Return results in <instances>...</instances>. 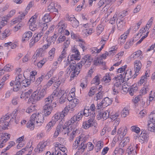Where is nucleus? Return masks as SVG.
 <instances>
[{
  "label": "nucleus",
  "mask_w": 155,
  "mask_h": 155,
  "mask_svg": "<svg viewBox=\"0 0 155 155\" xmlns=\"http://www.w3.org/2000/svg\"><path fill=\"white\" fill-rule=\"evenodd\" d=\"M32 35V32L30 31L25 32L22 35V41L24 42L28 41Z\"/></svg>",
  "instance_id": "12"
},
{
  "label": "nucleus",
  "mask_w": 155,
  "mask_h": 155,
  "mask_svg": "<svg viewBox=\"0 0 155 155\" xmlns=\"http://www.w3.org/2000/svg\"><path fill=\"white\" fill-rule=\"evenodd\" d=\"M129 139L128 138H126V142L125 141H121L120 143V145L119 146V147H121L122 148L125 146H126L127 144V142H129Z\"/></svg>",
  "instance_id": "52"
},
{
  "label": "nucleus",
  "mask_w": 155,
  "mask_h": 155,
  "mask_svg": "<svg viewBox=\"0 0 155 155\" xmlns=\"http://www.w3.org/2000/svg\"><path fill=\"white\" fill-rule=\"evenodd\" d=\"M8 122L7 121H4L3 123L0 124V126L2 127V128L4 130H5L7 128L8 125Z\"/></svg>",
  "instance_id": "60"
},
{
  "label": "nucleus",
  "mask_w": 155,
  "mask_h": 155,
  "mask_svg": "<svg viewBox=\"0 0 155 155\" xmlns=\"http://www.w3.org/2000/svg\"><path fill=\"white\" fill-rule=\"evenodd\" d=\"M55 51V49L54 48H53L48 52L49 56L48 58L51 60L54 57V54Z\"/></svg>",
  "instance_id": "27"
},
{
  "label": "nucleus",
  "mask_w": 155,
  "mask_h": 155,
  "mask_svg": "<svg viewBox=\"0 0 155 155\" xmlns=\"http://www.w3.org/2000/svg\"><path fill=\"white\" fill-rule=\"evenodd\" d=\"M54 97L51 94V95L48 96L45 99V104H51L52 101L54 99Z\"/></svg>",
  "instance_id": "28"
},
{
  "label": "nucleus",
  "mask_w": 155,
  "mask_h": 155,
  "mask_svg": "<svg viewBox=\"0 0 155 155\" xmlns=\"http://www.w3.org/2000/svg\"><path fill=\"white\" fill-rule=\"evenodd\" d=\"M31 73V74L30 76V81H33V80L35 79V75L37 74V72L35 71V72L32 71Z\"/></svg>",
  "instance_id": "63"
},
{
  "label": "nucleus",
  "mask_w": 155,
  "mask_h": 155,
  "mask_svg": "<svg viewBox=\"0 0 155 155\" xmlns=\"http://www.w3.org/2000/svg\"><path fill=\"white\" fill-rule=\"evenodd\" d=\"M124 74L123 75L122 74H120L117 75V77H114L116 82L114 84V86L119 87L121 85V82H122L124 78Z\"/></svg>",
  "instance_id": "7"
},
{
  "label": "nucleus",
  "mask_w": 155,
  "mask_h": 155,
  "mask_svg": "<svg viewBox=\"0 0 155 155\" xmlns=\"http://www.w3.org/2000/svg\"><path fill=\"white\" fill-rule=\"evenodd\" d=\"M129 114V112L126 108H124L121 111V115L124 117H125Z\"/></svg>",
  "instance_id": "50"
},
{
  "label": "nucleus",
  "mask_w": 155,
  "mask_h": 155,
  "mask_svg": "<svg viewBox=\"0 0 155 155\" xmlns=\"http://www.w3.org/2000/svg\"><path fill=\"white\" fill-rule=\"evenodd\" d=\"M30 79H26L22 80L21 82V84H22V86L26 87H28L31 84V81Z\"/></svg>",
  "instance_id": "33"
},
{
  "label": "nucleus",
  "mask_w": 155,
  "mask_h": 155,
  "mask_svg": "<svg viewBox=\"0 0 155 155\" xmlns=\"http://www.w3.org/2000/svg\"><path fill=\"white\" fill-rule=\"evenodd\" d=\"M125 23V22L123 20L117 21V25L118 29L121 30L124 28Z\"/></svg>",
  "instance_id": "25"
},
{
  "label": "nucleus",
  "mask_w": 155,
  "mask_h": 155,
  "mask_svg": "<svg viewBox=\"0 0 155 155\" xmlns=\"http://www.w3.org/2000/svg\"><path fill=\"white\" fill-rule=\"evenodd\" d=\"M125 150L121 147L117 148L114 151V153L115 155L117 153H118L122 155L124 152Z\"/></svg>",
  "instance_id": "38"
},
{
  "label": "nucleus",
  "mask_w": 155,
  "mask_h": 155,
  "mask_svg": "<svg viewBox=\"0 0 155 155\" xmlns=\"http://www.w3.org/2000/svg\"><path fill=\"white\" fill-rule=\"evenodd\" d=\"M71 38L73 39H75L76 40H78L80 38V37L79 35L77 34H74L73 31L71 32Z\"/></svg>",
  "instance_id": "55"
},
{
  "label": "nucleus",
  "mask_w": 155,
  "mask_h": 155,
  "mask_svg": "<svg viewBox=\"0 0 155 155\" xmlns=\"http://www.w3.org/2000/svg\"><path fill=\"white\" fill-rule=\"evenodd\" d=\"M5 136L7 137V138H5L3 140L2 143L4 144V143L7 142L9 139H10V134L5 133Z\"/></svg>",
  "instance_id": "64"
},
{
  "label": "nucleus",
  "mask_w": 155,
  "mask_h": 155,
  "mask_svg": "<svg viewBox=\"0 0 155 155\" xmlns=\"http://www.w3.org/2000/svg\"><path fill=\"white\" fill-rule=\"evenodd\" d=\"M103 146V143L101 141H98L96 143L95 150L96 152H98L101 150Z\"/></svg>",
  "instance_id": "23"
},
{
  "label": "nucleus",
  "mask_w": 155,
  "mask_h": 155,
  "mask_svg": "<svg viewBox=\"0 0 155 155\" xmlns=\"http://www.w3.org/2000/svg\"><path fill=\"white\" fill-rule=\"evenodd\" d=\"M44 115L45 116H48L49 115L51 112L53 110V107L51 104H45L43 107Z\"/></svg>",
  "instance_id": "6"
},
{
  "label": "nucleus",
  "mask_w": 155,
  "mask_h": 155,
  "mask_svg": "<svg viewBox=\"0 0 155 155\" xmlns=\"http://www.w3.org/2000/svg\"><path fill=\"white\" fill-rule=\"evenodd\" d=\"M47 145V141L40 142L37 146V147L35 149V150L36 152L38 151L39 153H41L44 150L45 147Z\"/></svg>",
  "instance_id": "10"
},
{
  "label": "nucleus",
  "mask_w": 155,
  "mask_h": 155,
  "mask_svg": "<svg viewBox=\"0 0 155 155\" xmlns=\"http://www.w3.org/2000/svg\"><path fill=\"white\" fill-rule=\"evenodd\" d=\"M11 34L10 30L8 29L5 30L1 34L0 36L1 39L3 40L6 37L9 36Z\"/></svg>",
  "instance_id": "20"
},
{
  "label": "nucleus",
  "mask_w": 155,
  "mask_h": 155,
  "mask_svg": "<svg viewBox=\"0 0 155 155\" xmlns=\"http://www.w3.org/2000/svg\"><path fill=\"white\" fill-rule=\"evenodd\" d=\"M83 114L82 112L81 111L79 112L77 115H74L73 116L74 117H75V119L76 121H79L81 119L83 116Z\"/></svg>",
  "instance_id": "39"
},
{
  "label": "nucleus",
  "mask_w": 155,
  "mask_h": 155,
  "mask_svg": "<svg viewBox=\"0 0 155 155\" xmlns=\"http://www.w3.org/2000/svg\"><path fill=\"white\" fill-rule=\"evenodd\" d=\"M137 85V84H134L132 85L131 87L130 88L129 91V93L130 95H133V94L132 92V91H133V92L134 93L136 92V91H137L138 88Z\"/></svg>",
  "instance_id": "24"
},
{
  "label": "nucleus",
  "mask_w": 155,
  "mask_h": 155,
  "mask_svg": "<svg viewBox=\"0 0 155 155\" xmlns=\"http://www.w3.org/2000/svg\"><path fill=\"white\" fill-rule=\"evenodd\" d=\"M96 90H97V87L93 86L91 87L88 93V95L90 97H92L94 95Z\"/></svg>",
  "instance_id": "26"
},
{
  "label": "nucleus",
  "mask_w": 155,
  "mask_h": 155,
  "mask_svg": "<svg viewBox=\"0 0 155 155\" xmlns=\"http://www.w3.org/2000/svg\"><path fill=\"white\" fill-rule=\"evenodd\" d=\"M9 118V116L7 115L2 117L0 118V124H2L4 122V121H6V120L8 119Z\"/></svg>",
  "instance_id": "57"
},
{
  "label": "nucleus",
  "mask_w": 155,
  "mask_h": 155,
  "mask_svg": "<svg viewBox=\"0 0 155 155\" xmlns=\"http://www.w3.org/2000/svg\"><path fill=\"white\" fill-rule=\"evenodd\" d=\"M45 87L41 90H38L34 91L33 93L31 95V98L34 101H39L44 97L46 94V90Z\"/></svg>",
  "instance_id": "2"
},
{
  "label": "nucleus",
  "mask_w": 155,
  "mask_h": 155,
  "mask_svg": "<svg viewBox=\"0 0 155 155\" xmlns=\"http://www.w3.org/2000/svg\"><path fill=\"white\" fill-rule=\"evenodd\" d=\"M111 80L110 75L109 74H107L106 76L102 78V80L106 82H109Z\"/></svg>",
  "instance_id": "53"
},
{
  "label": "nucleus",
  "mask_w": 155,
  "mask_h": 155,
  "mask_svg": "<svg viewBox=\"0 0 155 155\" xmlns=\"http://www.w3.org/2000/svg\"><path fill=\"white\" fill-rule=\"evenodd\" d=\"M66 80V78L65 76L63 77H61V76H59L58 80L57 81V82L55 83L56 84V85L57 87H58L60 85H63L64 83V81Z\"/></svg>",
  "instance_id": "19"
},
{
  "label": "nucleus",
  "mask_w": 155,
  "mask_h": 155,
  "mask_svg": "<svg viewBox=\"0 0 155 155\" xmlns=\"http://www.w3.org/2000/svg\"><path fill=\"white\" fill-rule=\"evenodd\" d=\"M50 45L49 44L45 45L41 48L38 50V51L41 52V53H42L45 50L47 49L50 46Z\"/></svg>",
  "instance_id": "59"
},
{
  "label": "nucleus",
  "mask_w": 155,
  "mask_h": 155,
  "mask_svg": "<svg viewBox=\"0 0 155 155\" xmlns=\"http://www.w3.org/2000/svg\"><path fill=\"white\" fill-rule=\"evenodd\" d=\"M65 54L66 52L64 49L62 52L61 54L59 56V58H58V61H61L62 60H63L64 58L65 57Z\"/></svg>",
  "instance_id": "48"
},
{
  "label": "nucleus",
  "mask_w": 155,
  "mask_h": 155,
  "mask_svg": "<svg viewBox=\"0 0 155 155\" xmlns=\"http://www.w3.org/2000/svg\"><path fill=\"white\" fill-rule=\"evenodd\" d=\"M43 21L45 23H48L51 21V18L49 14L47 13L45 14L42 18Z\"/></svg>",
  "instance_id": "35"
},
{
  "label": "nucleus",
  "mask_w": 155,
  "mask_h": 155,
  "mask_svg": "<svg viewBox=\"0 0 155 155\" xmlns=\"http://www.w3.org/2000/svg\"><path fill=\"white\" fill-rule=\"evenodd\" d=\"M149 89V84L147 83L146 84L144 85V87L140 90V94L142 95L145 94L147 93Z\"/></svg>",
  "instance_id": "22"
},
{
  "label": "nucleus",
  "mask_w": 155,
  "mask_h": 155,
  "mask_svg": "<svg viewBox=\"0 0 155 155\" xmlns=\"http://www.w3.org/2000/svg\"><path fill=\"white\" fill-rule=\"evenodd\" d=\"M72 52L75 54L71 56V58H74L76 60H80L81 58L80 53L78 49L75 47H74L72 48Z\"/></svg>",
  "instance_id": "8"
},
{
  "label": "nucleus",
  "mask_w": 155,
  "mask_h": 155,
  "mask_svg": "<svg viewBox=\"0 0 155 155\" xmlns=\"http://www.w3.org/2000/svg\"><path fill=\"white\" fill-rule=\"evenodd\" d=\"M31 120L35 121L36 124L39 123V125L41 124V123H43L44 120V115L42 114H33L31 116Z\"/></svg>",
  "instance_id": "4"
},
{
  "label": "nucleus",
  "mask_w": 155,
  "mask_h": 155,
  "mask_svg": "<svg viewBox=\"0 0 155 155\" xmlns=\"http://www.w3.org/2000/svg\"><path fill=\"white\" fill-rule=\"evenodd\" d=\"M67 100L66 95H65V97L64 94H63L60 98L59 103L61 104H62L67 101Z\"/></svg>",
  "instance_id": "44"
},
{
  "label": "nucleus",
  "mask_w": 155,
  "mask_h": 155,
  "mask_svg": "<svg viewBox=\"0 0 155 155\" xmlns=\"http://www.w3.org/2000/svg\"><path fill=\"white\" fill-rule=\"evenodd\" d=\"M134 76L133 75L132 73V71L131 70H127L125 72L124 77L126 79H129L131 78L132 76Z\"/></svg>",
  "instance_id": "31"
},
{
  "label": "nucleus",
  "mask_w": 155,
  "mask_h": 155,
  "mask_svg": "<svg viewBox=\"0 0 155 155\" xmlns=\"http://www.w3.org/2000/svg\"><path fill=\"white\" fill-rule=\"evenodd\" d=\"M54 117H55L56 120L57 121L58 120H61L64 116L63 114H55L54 116Z\"/></svg>",
  "instance_id": "42"
},
{
  "label": "nucleus",
  "mask_w": 155,
  "mask_h": 155,
  "mask_svg": "<svg viewBox=\"0 0 155 155\" xmlns=\"http://www.w3.org/2000/svg\"><path fill=\"white\" fill-rule=\"evenodd\" d=\"M100 75H97L94 77L91 81L92 85H98L100 83Z\"/></svg>",
  "instance_id": "18"
},
{
  "label": "nucleus",
  "mask_w": 155,
  "mask_h": 155,
  "mask_svg": "<svg viewBox=\"0 0 155 155\" xmlns=\"http://www.w3.org/2000/svg\"><path fill=\"white\" fill-rule=\"evenodd\" d=\"M42 54L41 52L39 51L38 50H37L36 51V53H35L33 56L32 57V58L35 59L36 58V57L39 56H42Z\"/></svg>",
  "instance_id": "62"
},
{
  "label": "nucleus",
  "mask_w": 155,
  "mask_h": 155,
  "mask_svg": "<svg viewBox=\"0 0 155 155\" xmlns=\"http://www.w3.org/2000/svg\"><path fill=\"white\" fill-rule=\"evenodd\" d=\"M54 125V124H53L52 122L50 121L46 126L45 129L47 131H49L51 129L52 127Z\"/></svg>",
  "instance_id": "54"
},
{
  "label": "nucleus",
  "mask_w": 155,
  "mask_h": 155,
  "mask_svg": "<svg viewBox=\"0 0 155 155\" xmlns=\"http://www.w3.org/2000/svg\"><path fill=\"white\" fill-rule=\"evenodd\" d=\"M54 72V70H50L48 73L47 74L45 75V78L46 79H48L50 77H51L52 75L53 74V72Z\"/></svg>",
  "instance_id": "56"
},
{
  "label": "nucleus",
  "mask_w": 155,
  "mask_h": 155,
  "mask_svg": "<svg viewBox=\"0 0 155 155\" xmlns=\"http://www.w3.org/2000/svg\"><path fill=\"white\" fill-rule=\"evenodd\" d=\"M149 118L151 123L148 124V130L151 132H155V113L152 112L149 115Z\"/></svg>",
  "instance_id": "3"
},
{
  "label": "nucleus",
  "mask_w": 155,
  "mask_h": 155,
  "mask_svg": "<svg viewBox=\"0 0 155 155\" xmlns=\"http://www.w3.org/2000/svg\"><path fill=\"white\" fill-rule=\"evenodd\" d=\"M37 17V16L35 14L30 19L28 22V23L29 25L30 28V29L32 28V30H33V28H35L36 27V25H35V20Z\"/></svg>",
  "instance_id": "11"
},
{
  "label": "nucleus",
  "mask_w": 155,
  "mask_h": 155,
  "mask_svg": "<svg viewBox=\"0 0 155 155\" xmlns=\"http://www.w3.org/2000/svg\"><path fill=\"white\" fill-rule=\"evenodd\" d=\"M81 112L83 113V115H84L86 117L90 116L92 115V112H89V110L84 109V111H81Z\"/></svg>",
  "instance_id": "49"
},
{
  "label": "nucleus",
  "mask_w": 155,
  "mask_h": 155,
  "mask_svg": "<svg viewBox=\"0 0 155 155\" xmlns=\"http://www.w3.org/2000/svg\"><path fill=\"white\" fill-rule=\"evenodd\" d=\"M134 65L135 73L134 75V78H135L139 74V72L141 68L142 64L140 61L137 60L135 61Z\"/></svg>",
  "instance_id": "5"
},
{
  "label": "nucleus",
  "mask_w": 155,
  "mask_h": 155,
  "mask_svg": "<svg viewBox=\"0 0 155 155\" xmlns=\"http://www.w3.org/2000/svg\"><path fill=\"white\" fill-rule=\"evenodd\" d=\"M147 78L145 76H142L138 84L139 85H141L143 83H144L145 84H146L145 82L147 81Z\"/></svg>",
  "instance_id": "43"
},
{
  "label": "nucleus",
  "mask_w": 155,
  "mask_h": 155,
  "mask_svg": "<svg viewBox=\"0 0 155 155\" xmlns=\"http://www.w3.org/2000/svg\"><path fill=\"white\" fill-rule=\"evenodd\" d=\"M98 120L102 119L103 120H106L109 117V113L107 110L101 111L97 115Z\"/></svg>",
  "instance_id": "9"
},
{
  "label": "nucleus",
  "mask_w": 155,
  "mask_h": 155,
  "mask_svg": "<svg viewBox=\"0 0 155 155\" xmlns=\"http://www.w3.org/2000/svg\"><path fill=\"white\" fill-rule=\"evenodd\" d=\"M130 89L129 86L127 84V83H124L122 87V90L126 92L128 91L129 92Z\"/></svg>",
  "instance_id": "46"
},
{
  "label": "nucleus",
  "mask_w": 155,
  "mask_h": 155,
  "mask_svg": "<svg viewBox=\"0 0 155 155\" xmlns=\"http://www.w3.org/2000/svg\"><path fill=\"white\" fill-rule=\"evenodd\" d=\"M142 53V51L140 50L134 52L131 55V57L135 59L136 57L139 56Z\"/></svg>",
  "instance_id": "41"
},
{
  "label": "nucleus",
  "mask_w": 155,
  "mask_h": 155,
  "mask_svg": "<svg viewBox=\"0 0 155 155\" xmlns=\"http://www.w3.org/2000/svg\"><path fill=\"white\" fill-rule=\"evenodd\" d=\"M91 115H92L89 117L90 118L87 121V122H88V124L91 127L92 126L95 127L96 123L95 122V121L94 120V117L95 115L94 112H92Z\"/></svg>",
  "instance_id": "14"
},
{
  "label": "nucleus",
  "mask_w": 155,
  "mask_h": 155,
  "mask_svg": "<svg viewBox=\"0 0 155 155\" xmlns=\"http://www.w3.org/2000/svg\"><path fill=\"white\" fill-rule=\"evenodd\" d=\"M131 128L132 130L133 131L135 132L137 134H138L140 132V129L138 127L134 126L131 127Z\"/></svg>",
  "instance_id": "58"
},
{
  "label": "nucleus",
  "mask_w": 155,
  "mask_h": 155,
  "mask_svg": "<svg viewBox=\"0 0 155 155\" xmlns=\"http://www.w3.org/2000/svg\"><path fill=\"white\" fill-rule=\"evenodd\" d=\"M10 85L11 86H12L13 85H18V86L19 85H21V83L19 82V81L16 80V79L15 81H11L10 83Z\"/></svg>",
  "instance_id": "51"
},
{
  "label": "nucleus",
  "mask_w": 155,
  "mask_h": 155,
  "mask_svg": "<svg viewBox=\"0 0 155 155\" xmlns=\"http://www.w3.org/2000/svg\"><path fill=\"white\" fill-rule=\"evenodd\" d=\"M75 118L73 116L70 120H68L67 122V125L70 126L73 125L76 121Z\"/></svg>",
  "instance_id": "47"
},
{
  "label": "nucleus",
  "mask_w": 155,
  "mask_h": 155,
  "mask_svg": "<svg viewBox=\"0 0 155 155\" xmlns=\"http://www.w3.org/2000/svg\"><path fill=\"white\" fill-rule=\"evenodd\" d=\"M31 117L30 120L28 122L26 125L27 127L29 128L30 130H32L35 127V124L36 122L34 120H31Z\"/></svg>",
  "instance_id": "17"
},
{
  "label": "nucleus",
  "mask_w": 155,
  "mask_h": 155,
  "mask_svg": "<svg viewBox=\"0 0 155 155\" xmlns=\"http://www.w3.org/2000/svg\"><path fill=\"white\" fill-rule=\"evenodd\" d=\"M36 110V107L35 105H32L29 107L26 110V112L28 113L35 111Z\"/></svg>",
  "instance_id": "34"
},
{
  "label": "nucleus",
  "mask_w": 155,
  "mask_h": 155,
  "mask_svg": "<svg viewBox=\"0 0 155 155\" xmlns=\"http://www.w3.org/2000/svg\"><path fill=\"white\" fill-rule=\"evenodd\" d=\"M82 127L83 128L85 129H87L91 126L88 124V122H87V121H86L83 122L82 124Z\"/></svg>",
  "instance_id": "61"
},
{
  "label": "nucleus",
  "mask_w": 155,
  "mask_h": 155,
  "mask_svg": "<svg viewBox=\"0 0 155 155\" xmlns=\"http://www.w3.org/2000/svg\"><path fill=\"white\" fill-rule=\"evenodd\" d=\"M57 88L55 90L52 94L54 98L56 97H59L61 95H62L64 94V91L62 90L61 89L58 88V87H57Z\"/></svg>",
  "instance_id": "15"
},
{
  "label": "nucleus",
  "mask_w": 155,
  "mask_h": 155,
  "mask_svg": "<svg viewBox=\"0 0 155 155\" xmlns=\"http://www.w3.org/2000/svg\"><path fill=\"white\" fill-rule=\"evenodd\" d=\"M87 140V138L85 137H82L81 136H80L78 138H77L76 139V141H77V143L78 144L80 143V142L83 143V144H86L85 142Z\"/></svg>",
  "instance_id": "36"
},
{
  "label": "nucleus",
  "mask_w": 155,
  "mask_h": 155,
  "mask_svg": "<svg viewBox=\"0 0 155 155\" xmlns=\"http://www.w3.org/2000/svg\"><path fill=\"white\" fill-rule=\"evenodd\" d=\"M85 58H86V63L87 65V66L90 65L91 62L92 61L93 58L91 57L90 55L87 54L85 56Z\"/></svg>",
  "instance_id": "32"
},
{
  "label": "nucleus",
  "mask_w": 155,
  "mask_h": 155,
  "mask_svg": "<svg viewBox=\"0 0 155 155\" xmlns=\"http://www.w3.org/2000/svg\"><path fill=\"white\" fill-rule=\"evenodd\" d=\"M43 33L40 31L38 34L35 33L33 35L31 40L34 41L35 42H37L43 36Z\"/></svg>",
  "instance_id": "16"
},
{
  "label": "nucleus",
  "mask_w": 155,
  "mask_h": 155,
  "mask_svg": "<svg viewBox=\"0 0 155 155\" xmlns=\"http://www.w3.org/2000/svg\"><path fill=\"white\" fill-rule=\"evenodd\" d=\"M61 124H58L56 129V130L54 133V137H57L59 134V133L61 132Z\"/></svg>",
  "instance_id": "37"
},
{
  "label": "nucleus",
  "mask_w": 155,
  "mask_h": 155,
  "mask_svg": "<svg viewBox=\"0 0 155 155\" xmlns=\"http://www.w3.org/2000/svg\"><path fill=\"white\" fill-rule=\"evenodd\" d=\"M104 95V91H99L96 94V97H94V100L96 101H97L98 100L101 99L103 98Z\"/></svg>",
  "instance_id": "30"
},
{
  "label": "nucleus",
  "mask_w": 155,
  "mask_h": 155,
  "mask_svg": "<svg viewBox=\"0 0 155 155\" xmlns=\"http://www.w3.org/2000/svg\"><path fill=\"white\" fill-rule=\"evenodd\" d=\"M44 78H45V75L44 74H42L37 78L35 82V84H37L38 85H39L41 84Z\"/></svg>",
  "instance_id": "40"
},
{
  "label": "nucleus",
  "mask_w": 155,
  "mask_h": 155,
  "mask_svg": "<svg viewBox=\"0 0 155 155\" xmlns=\"http://www.w3.org/2000/svg\"><path fill=\"white\" fill-rule=\"evenodd\" d=\"M71 58L70 61L68 59L67 61H68V64H70L69 71H70V73H71V79H73L75 77L79 74L80 69L82 68V64L80 63H78L76 64V62L74 60H75L74 58Z\"/></svg>",
  "instance_id": "1"
},
{
  "label": "nucleus",
  "mask_w": 155,
  "mask_h": 155,
  "mask_svg": "<svg viewBox=\"0 0 155 155\" xmlns=\"http://www.w3.org/2000/svg\"><path fill=\"white\" fill-rule=\"evenodd\" d=\"M27 12L22 13V14L20 15V16H19L18 18L16 19L15 20L13 21V22L14 24L17 23V22L20 21L22 19H23L25 15H26Z\"/></svg>",
  "instance_id": "29"
},
{
  "label": "nucleus",
  "mask_w": 155,
  "mask_h": 155,
  "mask_svg": "<svg viewBox=\"0 0 155 155\" xmlns=\"http://www.w3.org/2000/svg\"><path fill=\"white\" fill-rule=\"evenodd\" d=\"M148 135L146 133L142 132L141 134L139 135L138 138L140 140V142H144V141H146L147 140Z\"/></svg>",
  "instance_id": "21"
},
{
  "label": "nucleus",
  "mask_w": 155,
  "mask_h": 155,
  "mask_svg": "<svg viewBox=\"0 0 155 155\" xmlns=\"http://www.w3.org/2000/svg\"><path fill=\"white\" fill-rule=\"evenodd\" d=\"M47 23L41 22L39 24V25L42 28V31H45L48 28V26L47 24Z\"/></svg>",
  "instance_id": "45"
},
{
  "label": "nucleus",
  "mask_w": 155,
  "mask_h": 155,
  "mask_svg": "<svg viewBox=\"0 0 155 155\" xmlns=\"http://www.w3.org/2000/svg\"><path fill=\"white\" fill-rule=\"evenodd\" d=\"M112 100L111 99H110L108 97H106L104 98L101 101V106L107 107L110 105L112 103Z\"/></svg>",
  "instance_id": "13"
}]
</instances>
